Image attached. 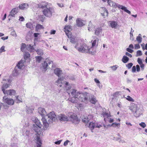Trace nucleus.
<instances>
[{
	"label": "nucleus",
	"instance_id": "nucleus-47",
	"mask_svg": "<svg viewBox=\"0 0 147 147\" xmlns=\"http://www.w3.org/2000/svg\"><path fill=\"white\" fill-rule=\"evenodd\" d=\"M93 47H88V49L89 51L88 52V53L91 54L92 55H94L95 53V52L94 51H93L92 50V48Z\"/></svg>",
	"mask_w": 147,
	"mask_h": 147
},
{
	"label": "nucleus",
	"instance_id": "nucleus-13",
	"mask_svg": "<svg viewBox=\"0 0 147 147\" xmlns=\"http://www.w3.org/2000/svg\"><path fill=\"white\" fill-rule=\"evenodd\" d=\"M85 21L80 18H78L76 20V24L79 27H82L85 25Z\"/></svg>",
	"mask_w": 147,
	"mask_h": 147
},
{
	"label": "nucleus",
	"instance_id": "nucleus-17",
	"mask_svg": "<svg viewBox=\"0 0 147 147\" xmlns=\"http://www.w3.org/2000/svg\"><path fill=\"white\" fill-rule=\"evenodd\" d=\"M54 73L55 74L59 77H60L62 74V71L59 68H57L54 70Z\"/></svg>",
	"mask_w": 147,
	"mask_h": 147
},
{
	"label": "nucleus",
	"instance_id": "nucleus-19",
	"mask_svg": "<svg viewBox=\"0 0 147 147\" xmlns=\"http://www.w3.org/2000/svg\"><path fill=\"white\" fill-rule=\"evenodd\" d=\"M64 85L65 88V89L67 90V92L69 95H70V96H71V95L70 94V93L68 92V90H69L71 88V86L70 84H69L68 82H65Z\"/></svg>",
	"mask_w": 147,
	"mask_h": 147
},
{
	"label": "nucleus",
	"instance_id": "nucleus-56",
	"mask_svg": "<svg viewBox=\"0 0 147 147\" xmlns=\"http://www.w3.org/2000/svg\"><path fill=\"white\" fill-rule=\"evenodd\" d=\"M137 62L140 65H141L143 64L142 62V59L140 58H138L137 59Z\"/></svg>",
	"mask_w": 147,
	"mask_h": 147
},
{
	"label": "nucleus",
	"instance_id": "nucleus-18",
	"mask_svg": "<svg viewBox=\"0 0 147 147\" xmlns=\"http://www.w3.org/2000/svg\"><path fill=\"white\" fill-rule=\"evenodd\" d=\"M38 112L39 114L41 115L42 117L46 114V112L44 108L40 107L38 109Z\"/></svg>",
	"mask_w": 147,
	"mask_h": 147
},
{
	"label": "nucleus",
	"instance_id": "nucleus-49",
	"mask_svg": "<svg viewBox=\"0 0 147 147\" xmlns=\"http://www.w3.org/2000/svg\"><path fill=\"white\" fill-rule=\"evenodd\" d=\"M116 5V7H117L119 9H121L123 10L125 8H126L125 7L118 4H117Z\"/></svg>",
	"mask_w": 147,
	"mask_h": 147
},
{
	"label": "nucleus",
	"instance_id": "nucleus-5",
	"mask_svg": "<svg viewBox=\"0 0 147 147\" xmlns=\"http://www.w3.org/2000/svg\"><path fill=\"white\" fill-rule=\"evenodd\" d=\"M65 32L66 34L69 38L70 42L71 43H74V37L71 32H70L71 30V27L69 26H65Z\"/></svg>",
	"mask_w": 147,
	"mask_h": 147
},
{
	"label": "nucleus",
	"instance_id": "nucleus-58",
	"mask_svg": "<svg viewBox=\"0 0 147 147\" xmlns=\"http://www.w3.org/2000/svg\"><path fill=\"white\" fill-rule=\"evenodd\" d=\"M24 58L26 57V58H28L30 57V55L28 52H25V54H24Z\"/></svg>",
	"mask_w": 147,
	"mask_h": 147
},
{
	"label": "nucleus",
	"instance_id": "nucleus-31",
	"mask_svg": "<svg viewBox=\"0 0 147 147\" xmlns=\"http://www.w3.org/2000/svg\"><path fill=\"white\" fill-rule=\"evenodd\" d=\"M81 93L78 92H76V90L74 89V98H75L76 101L78 100L79 98V96Z\"/></svg>",
	"mask_w": 147,
	"mask_h": 147
},
{
	"label": "nucleus",
	"instance_id": "nucleus-26",
	"mask_svg": "<svg viewBox=\"0 0 147 147\" xmlns=\"http://www.w3.org/2000/svg\"><path fill=\"white\" fill-rule=\"evenodd\" d=\"M109 23L111 26L113 28H116L117 25V22L114 21H109Z\"/></svg>",
	"mask_w": 147,
	"mask_h": 147
},
{
	"label": "nucleus",
	"instance_id": "nucleus-2",
	"mask_svg": "<svg viewBox=\"0 0 147 147\" xmlns=\"http://www.w3.org/2000/svg\"><path fill=\"white\" fill-rule=\"evenodd\" d=\"M56 115L54 112H51L48 115H46L44 117H42V120L43 123L44 129H47L49 126V124L47 121L49 123L52 122L56 119Z\"/></svg>",
	"mask_w": 147,
	"mask_h": 147
},
{
	"label": "nucleus",
	"instance_id": "nucleus-51",
	"mask_svg": "<svg viewBox=\"0 0 147 147\" xmlns=\"http://www.w3.org/2000/svg\"><path fill=\"white\" fill-rule=\"evenodd\" d=\"M142 55V52L141 51L138 50L136 52V57H138L139 56H141Z\"/></svg>",
	"mask_w": 147,
	"mask_h": 147
},
{
	"label": "nucleus",
	"instance_id": "nucleus-6",
	"mask_svg": "<svg viewBox=\"0 0 147 147\" xmlns=\"http://www.w3.org/2000/svg\"><path fill=\"white\" fill-rule=\"evenodd\" d=\"M134 105V107H130L129 109L134 113V114L135 117H138L142 114V111L139 108H137L135 105Z\"/></svg>",
	"mask_w": 147,
	"mask_h": 147
},
{
	"label": "nucleus",
	"instance_id": "nucleus-22",
	"mask_svg": "<svg viewBox=\"0 0 147 147\" xmlns=\"http://www.w3.org/2000/svg\"><path fill=\"white\" fill-rule=\"evenodd\" d=\"M2 83H3V84L1 87V89L2 90L4 93L7 90H6L5 89H7V88L9 87L10 85L7 84L6 83H5V82H2Z\"/></svg>",
	"mask_w": 147,
	"mask_h": 147
},
{
	"label": "nucleus",
	"instance_id": "nucleus-1",
	"mask_svg": "<svg viewBox=\"0 0 147 147\" xmlns=\"http://www.w3.org/2000/svg\"><path fill=\"white\" fill-rule=\"evenodd\" d=\"M74 45L75 48L80 52L87 53L89 51L88 46L78 38H74Z\"/></svg>",
	"mask_w": 147,
	"mask_h": 147
},
{
	"label": "nucleus",
	"instance_id": "nucleus-20",
	"mask_svg": "<svg viewBox=\"0 0 147 147\" xmlns=\"http://www.w3.org/2000/svg\"><path fill=\"white\" fill-rule=\"evenodd\" d=\"M64 78L63 77H59L58 78V79L57 80L55 83H57V85H59V84H64V82H62L64 80ZM59 86L60 87H61L62 86V85H59Z\"/></svg>",
	"mask_w": 147,
	"mask_h": 147
},
{
	"label": "nucleus",
	"instance_id": "nucleus-50",
	"mask_svg": "<svg viewBox=\"0 0 147 147\" xmlns=\"http://www.w3.org/2000/svg\"><path fill=\"white\" fill-rule=\"evenodd\" d=\"M13 140H12V142L11 143V147H17V144L15 142H14Z\"/></svg>",
	"mask_w": 147,
	"mask_h": 147
},
{
	"label": "nucleus",
	"instance_id": "nucleus-36",
	"mask_svg": "<svg viewBox=\"0 0 147 147\" xmlns=\"http://www.w3.org/2000/svg\"><path fill=\"white\" fill-rule=\"evenodd\" d=\"M80 119L78 118L77 115H74V125L77 124L80 122Z\"/></svg>",
	"mask_w": 147,
	"mask_h": 147
},
{
	"label": "nucleus",
	"instance_id": "nucleus-38",
	"mask_svg": "<svg viewBox=\"0 0 147 147\" xmlns=\"http://www.w3.org/2000/svg\"><path fill=\"white\" fill-rule=\"evenodd\" d=\"M88 28V30L89 31H92L94 28V26L92 25V23L91 22H89Z\"/></svg>",
	"mask_w": 147,
	"mask_h": 147
},
{
	"label": "nucleus",
	"instance_id": "nucleus-39",
	"mask_svg": "<svg viewBox=\"0 0 147 147\" xmlns=\"http://www.w3.org/2000/svg\"><path fill=\"white\" fill-rule=\"evenodd\" d=\"M27 45L24 43H22L21 48V50L23 52H25L26 49Z\"/></svg>",
	"mask_w": 147,
	"mask_h": 147
},
{
	"label": "nucleus",
	"instance_id": "nucleus-10",
	"mask_svg": "<svg viewBox=\"0 0 147 147\" xmlns=\"http://www.w3.org/2000/svg\"><path fill=\"white\" fill-rule=\"evenodd\" d=\"M93 39L91 41L92 47H96L98 45V38L95 36H93Z\"/></svg>",
	"mask_w": 147,
	"mask_h": 147
},
{
	"label": "nucleus",
	"instance_id": "nucleus-62",
	"mask_svg": "<svg viewBox=\"0 0 147 147\" xmlns=\"http://www.w3.org/2000/svg\"><path fill=\"white\" fill-rule=\"evenodd\" d=\"M140 48V46L139 44H135L134 46V48L136 49H138Z\"/></svg>",
	"mask_w": 147,
	"mask_h": 147
},
{
	"label": "nucleus",
	"instance_id": "nucleus-41",
	"mask_svg": "<svg viewBox=\"0 0 147 147\" xmlns=\"http://www.w3.org/2000/svg\"><path fill=\"white\" fill-rule=\"evenodd\" d=\"M136 40L139 43H140L142 41V38L141 34H138V36L136 37Z\"/></svg>",
	"mask_w": 147,
	"mask_h": 147
},
{
	"label": "nucleus",
	"instance_id": "nucleus-21",
	"mask_svg": "<svg viewBox=\"0 0 147 147\" xmlns=\"http://www.w3.org/2000/svg\"><path fill=\"white\" fill-rule=\"evenodd\" d=\"M93 118V116L91 115H89L86 117H85L82 119V121L85 123H88L89 121Z\"/></svg>",
	"mask_w": 147,
	"mask_h": 147
},
{
	"label": "nucleus",
	"instance_id": "nucleus-8",
	"mask_svg": "<svg viewBox=\"0 0 147 147\" xmlns=\"http://www.w3.org/2000/svg\"><path fill=\"white\" fill-rule=\"evenodd\" d=\"M3 101L4 102L9 105H12L14 103V101L12 98H6V96H4L3 98Z\"/></svg>",
	"mask_w": 147,
	"mask_h": 147
},
{
	"label": "nucleus",
	"instance_id": "nucleus-52",
	"mask_svg": "<svg viewBox=\"0 0 147 147\" xmlns=\"http://www.w3.org/2000/svg\"><path fill=\"white\" fill-rule=\"evenodd\" d=\"M118 67V66L117 65H113L112 66H110V68L112 69L113 71L116 70L117 68Z\"/></svg>",
	"mask_w": 147,
	"mask_h": 147
},
{
	"label": "nucleus",
	"instance_id": "nucleus-35",
	"mask_svg": "<svg viewBox=\"0 0 147 147\" xmlns=\"http://www.w3.org/2000/svg\"><path fill=\"white\" fill-rule=\"evenodd\" d=\"M36 141V147H41V144H42V143H41V141L39 137H37Z\"/></svg>",
	"mask_w": 147,
	"mask_h": 147
},
{
	"label": "nucleus",
	"instance_id": "nucleus-29",
	"mask_svg": "<svg viewBox=\"0 0 147 147\" xmlns=\"http://www.w3.org/2000/svg\"><path fill=\"white\" fill-rule=\"evenodd\" d=\"M108 4L111 6L113 7H116L117 4L114 2L112 0H107Z\"/></svg>",
	"mask_w": 147,
	"mask_h": 147
},
{
	"label": "nucleus",
	"instance_id": "nucleus-7",
	"mask_svg": "<svg viewBox=\"0 0 147 147\" xmlns=\"http://www.w3.org/2000/svg\"><path fill=\"white\" fill-rule=\"evenodd\" d=\"M88 93L87 92H85L84 93H81L79 96L78 100L83 102L85 103H87L88 98Z\"/></svg>",
	"mask_w": 147,
	"mask_h": 147
},
{
	"label": "nucleus",
	"instance_id": "nucleus-43",
	"mask_svg": "<svg viewBox=\"0 0 147 147\" xmlns=\"http://www.w3.org/2000/svg\"><path fill=\"white\" fill-rule=\"evenodd\" d=\"M35 51L38 55H41L43 54V51L41 49H38L35 50Z\"/></svg>",
	"mask_w": 147,
	"mask_h": 147
},
{
	"label": "nucleus",
	"instance_id": "nucleus-42",
	"mask_svg": "<svg viewBox=\"0 0 147 147\" xmlns=\"http://www.w3.org/2000/svg\"><path fill=\"white\" fill-rule=\"evenodd\" d=\"M18 68L17 67H16L14 70L13 72V75L14 76H16L18 75L19 73V70H17Z\"/></svg>",
	"mask_w": 147,
	"mask_h": 147
},
{
	"label": "nucleus",
	"instance_id": "nucleus-23",
	"mask_svg": "<svg viewBox=\"0 0 147 147\" xmlns=\"http://www.w3.org/2000/svg\"><path fill=\"white\" fill-rule=\"evenodd\" d=\"M102 28L101 27L98 28H96L95 30V34L98 36L102 33Z\"/></svg>",
	"mask_w": 147,
	"mask_h": 147
},
{
	"label": "nucleus",
	"instance_id": "nucleus-24",
	"mask_svg": "<svg viewBox=\"0 0 147 147\" xmlns=\"http://www.w3.org/2000/svg\"><path fill=\"white\" fill-rule=\"evenodd\" d=\"M24 63L25 61H24L21 60L18 63L16 67H17V68H18V69H22L23 67L24 66Z\"/></svg>",
	"mask_w": 147,
	"mask_h": 147
},
{
	"label": "nucleus",
	"instance_id": "nucleus-64",
	"mask_svg": "<svg viewBox=\"0 0 147 147\" xmlns=\"http://www.w3.org/2000/svg\"><path fill=\"white\" fill-rule=\"evenodd\" d=\"M136 71L137 72H139L140 71V66L138 65H136Z\"/></svg>",
	"mask_w": 147,
	"mask_h": 147
},
{
	"label": "nucleus",
	"instance_id": "nucleus-59",
	"mask_svg": "<svg viewBox=\"0 0 147 147\" xmlns=\"http://www.w3.org/2000/svg\"><path fill=\"white\" fill-rule=\"evenodd\" d=\"M5 46H2L0 49V53L2 52H5Z\"/></svg>",
	"mask_w": 147,
	"mask_h": 147
},
{
	"label": "nucleus",
	"instance_id": "nucleus-32",
	"mask_svg": "<svg viewBox=\"0 0 147 147\" xmlns=\"http://www.w3.org/2000/svg\"><path fill=\"white\" fill-rule=\"evenodd\" d=\"M102 9L104 11L103 13H101V14L104 18H105L107 16L108 13V11L105 7H102Z\"/></svg>",
	"mask_w": 147,
	"mask_h": 147
},
{
	"label": "nucleus",
	"instance_id": "nucleus-57",
	"mask_svg": "<svg viewBox=\"0 0 147 147\" xmlns=\"http://www.w3.org/2000/svg\"><path fill=\"white\" fill-rule=\"evenodd\" d=\"M133 65L132 63H128L126 65V67L128 68V69H130L131 68Z\"/></svg>",
	"mask_w": 147,
	"mask_h": 147
},
{
	"label": "nucleus",
	"instance_id": "nucleus-27",
	"mask_svg": "<svg viewBox=\"0 0 147 147\" xmlns=\"http://www.w3.org/2000/svg\"><path fill=\"white\" fill-rule=\"evenodd\" d=\"M18 9L13 8L11 11L9 15L11 16L12 17H14L15 15L18 13Z\"/></svg>",
	"mask_w": 147,
	"mask_h": 147
},
{
	"label": "nucleus",
	"instance_id": "nucleus-46",
	"mask_svg": "<svg viewBox=\"0 0 147 147\" xmlns=\"http://www.w3.org/2000/svg\"><path fill=\"white\" fill-rule=\"evenodd\" d=\"M126 100L130 102H134V100L129 96H127V97L125 98Z\"/></svg>",
	"mask_w": 147,
	"mask_h": 147
},
{
	"label": "nucleus",
	"instance_id": "nucleus-61",
	"mask_svg": "<svg viewBox=\"0 0 147 147\" xmlns=\"http://www.w3.org/2000/svg\"><path fill=\"white\" fill-rule=\"evenodd\" d=\"M139 125L143 128L145 127L146 126L145 123L144 122H142L139 124Z\"/></svg>",
	"mask_w": 147,
	"mask_h": 147
},
{
	"label": "nucleus",
	"instance_id": "nucleus-3",
	"mask_svg": "<svg viewBox=\"0 0 147 147\" xmlns=\"http://www.w3.org/2000/svg\"><path fill=\"white\" fill-rule=\"evenodd\" d=\"M33 121H34L35 124L33 125L32 129L37 134H38V132L40 131V129L42 126V125L40 121L36 118H35L34 120Z\"/></svg>",
	"mask_w": 147,
	"mask_h": 147
},
{
	"label": "nucleus",
	"instance_id": "nucleus-28",
	"mask_svg": "<svg viewBox=\"0 0 147 147\" xmlns=\"http://www.w3.org/2000/svg\"><path fill=\"white\" fill-rule=\"evenodd\" d=\"M26 49L30 52H33L35 51V49L33 46L30 44L27 45Z\"/></svg>",
	"mask_w": 147,
	"mask_h": 147
},
{
	"label": "nucleus",
	"instance_id": "nucleus-60",
	"mask_svg": "<svg viewBox=\"0 0 147 147\" xmlns=\"http://www.w3.org/2000/svg\"><path fill=\"white\" fill-rule=\"evenodd\" d=\"M108 121L110 123H113L114 121V120L113 119H112L111 118H109L107 119V121Z\"/></svg>",
	"mask_w": 147,
	"mask_h": 147
},
{
	"label": "nucleus",
	"instance_id": "nucleus-9",
	"mask_svg": "<svg viewBox=\"0 0 147 147\" xmlns=\"http://www.w3.org/2000/svg\"><path fill=\"white\" fill-rule=\"evenodd\" d=\"M52 63V61H50L49 59L47 58L46 59V60L42 63V67L45 71H46L47 69L48 64L50 65Z\"/></svg>",
	"mask_w": 147,
	"mask_h": 147
},
{
	"label": "nucleus",
	"instance_id": "nucleus-63",
	"mask_svg": "<svg viewBox=\"0 0 147 147\" xmlns=\"http://www.w3.org/2000/svg\"><path fill=\"white\" fill-rule=\"evenodd\" d=\"M126 51H127L131 53H132L134 51L133 50L129 48H127L126 49Z\"/></svg>",
	"mask_w": 147,
	"mask_h": 147
},
{
	"label": "nucleus",
	"instance_id": "nucleus-37",
	"mask_svg": "<svg viewBox=\"0 0 147 147\" xmlns=\"http://www.w3.org/2000/svg\"><path fill=\"white\" fill-rule=\"evenodd\" d=\"M33 109L30 107H28L26 106V111L27 113L31 114L32 113Z\"/></svg>",
	"mask_w": 147,
	"mask_h": 147
},
{
	"label": "nucleus",
	"instance_id": "nucleus-33",
	"mask_svg": "<svg viewBox=\"0 0 147 147\" xmlns=\"http://www.w3.org/2000/svg\"><path fill=\"white\" fill-rule=\"evenodd\" d=\"M26 26L27 28H29L31 30L33 29L34 28V26L33 25V24L31 22H28L26 23Z\"/></svg>",
	"mask_w": 147,
	"mask_h": 147
},
{
	"label": "nucleus",
	"instance_id": "nucleus-16",
	"mask_svg": "<svg viewBox=\"0 0 147 147\" xmlns=\"http://www.w3.org/2000/svg\"><path fill=\"white\" fill-rule=\"evenodd\" d=\"M16 93V91L13 89H10L7 90L5 92L4 94L5 95H14Z\"/></svg>",
	"mask_w": 147,
	"mask_h": 147
},
{
	"label": "nucleus",
	"instance_id": "nucleus-45",
	"mask_svg": "<svg viewBox=\"0 0 147 147\" xmlns=\"http://www.w3.org/2000/svg\"><path fill=\"white\" fill-rule=\"evenodd\" d=\"M35 58L36 62L39 63L41 61L42 58L41 56H38L36 57Z\"/></svg>",
	"mask_w": 147,
	"mask_h": 147
},
{
	"label": "nucleus",
	"instance_id": "nucleus-12",
	"mask_svg": "<svg viewBox=\"0 0 147 147\" xmlns=\"http://www.w3.org/2000/svg\"><path fill=\"white\" fill-rule=\"evenodd\" d=\"M102 127L100 125H98L97 123L91 122L90 123L89 125V127L92 130L95 127L100 128Z\"/></svg>",
	"mask_w": 147,
	"mask_h": 147
},
{
	"label": "nucleus",
	"instance_id": "nucleus-53",
	"mask_svg": "<svg viewBox=\"0 0 147 147\" xmlns=\"http://www.w3.org/2000/svg\"><path fill=\"white\" fill-rule=\"evenodd\" d=\"M120 124L119 123H112L111 125H110L111 126H112L114 127H116L120 125Z\"/></svg>",
	"mask_w": 147,
	"mask_h": 147
},
{
	"label": "nucleus",
	"instance_id": "nucleus-54",
	"mask_svg": "<svg viewBox=\"0 0 147 147\" xmlns=\"http://www.w3.org/2000/svg\"><path fill=\"white\" fill-rule=\"evenodd\" d=\"M45 17L43 15H40L39 16V18L40 20L42 22H43L44 20V18Z\"/></svg>",
	"mask_w": 147,
	"mask_h": 147
},
{
	"label": "nucleus",
	"instance_id": "nucleus-11",
	"mask_svg": "<svg viewBox=\"0 0 147 147\" xmlns=\"http://www.w3.org/2000/svg\"><path fill=\"white\" fill-rule=\"evenodd\" d=\"M57 119L61 121H65L68 120L67 116L64 114H61L58 115L57 117Z\"/></svg>",
	"mask_w": 147,
	"mask_h": 147
},
{
	"label": "nucleus",
	"instance_id": "nucleus-55",
	"mask_svg": "<svg viewBox=\"0 0 147 147\" xmlns=\"http://www.w3.org/2000/svg\"><path fill=\"white\" fill-rule=\"evenodd\" d=\"M11 34L13 36L16 37L17 36L15 31L13 30L11 32Z\"/></svg>",
	"mask_w": 147,
	"mask_h": 147
},
{
	"label": "nucleus",
	"instance_id": "nucleus-14",
	"mask_svg": "<svg viewBox=\"0 0 147 147\" xmlns=\"http://www.w3.org/2000/svg\"><path fill=\"white\" fill-rule=\"evenodd\" d=\"M48 3L45 2H42L39 3L38 4V7L39 8L44 9L48 7Z\"/></svg>",
	"mask_w": 147,
	"mask_h": 147
},
{
	"label": "nucleus",
	"instance_id": "nucleus-30",
	"mask_svg": "<svg viewBox=\"0 0 147 147\" xmlns=\"http://www.w3.org/2000/svg\"><path fill=\"white\" fill-rule=\"evenodd\" d=\"M90 102L92 104H95L97 100H96V97L93 95L91 96V97L90 98Z\"/></svg>",
	"mask_w": 147,
	"mask_h": 147
},
{
	"label": "nucleus",
	"instance_id": "nucleus-44",
	"mask_svg": "<svg viewBox=\"0 0 147 147\" xmlns=\"http://www.w3.org/2000/svg\"><path fill=\"white\" fill-rule=\"evenodd\" d=\"M16 99L15 100V101L17 103H20L21 102H22V99L20 98L19 96H16Z\"/></svg>",
	"mask_w": 147,
	"mask_h": 147
},
{
	"label": "nucleus",
	"instance_id": "nucleus-34",
	"mask_svg": "<svg viewBox=\"0 0 147 147\" xmlns=\"http://www.w3.org/2000/svg\"><path fill=\"white\" fill-rule=\"evenodd\" d=\"M43 28L44 27L42 25L40 24H37L36 27L35 31L36 32H38L40 30L43 29Z\"/></svg>",
	"mask_w": 147,
	"mask_h": 147
},
{
	"label": "nucleus",
	"instance_id": "nucleus-4",
	"mask_svg": "<svg viewBox=\"0 0 147 147\" xmlns=\"http://www.w3.org/2000/svg\"><path fill=\"white\" fill-rule=\"evenodd\" d=\"M43 14L46 17H51L52 14L54 12V9L51 7H47L42 11Z\"/></svg>",
	"mask_w": 147,
	"mask_h": 147
},
{
	"label": "nucleus",
	"instance_id": "nucleus-15",
	"mask_svg": "<svg viewBox=\"0 0 147 147\" xmlns=\"http://www.w3.org/2000/svg\"><path fill=\"white\" fill-rule=\"evenodd\" d=\"M102 116L104 118V120L106 122L108 118L111 116L109 113H107L105 112H103L101 114V117Z\"/></svg>",
	"mask_w": 147,
	"mask_h": 147
},
{
	"label": "nucleus",
	"instance_id": "nucleus-48",
	"mask_svg": "<svg viewBox=\"0 0 147 147\" xmlns=\"http://www.w3.org/2000/svg\"><path fill=\"white\" fill-rule=\"evenodd\" d=\"M82 106V105L81 104L76 103L75 107L77 108L78 110H81V107Z\"/></svg>",
	"mask_w": 147,
	"mask_h": 147
},
{
	"label": "nucleus",
	"instance_id": "nucleus-25",
	"mask_svg": "<svg viewBox=\"0 0 147 147\" xmlns=\"http://www.w3.org/2000/svg\"><path fill=\"white\" fill-rule=\"evenodd\" d=\"M19 7L21 9L24 10L28 7V5L26 3L22 4L19 5Z\"/></svg>",
	"mask_w": 147,
	"mask_h": 147
},
{
	"label": "nucleus",
	"instance_id": "nucleus-40",
	"mask_svg": "<svg viewBox=\"0 0 147 147\" xmlns=\"http://www.w3.org/2000/svg\"><path fill=\"white\" fill-rule=\"evenodd\" d=\"M129 60V58L126 56L124 55L123 56L122 61L124 63H127Z\"/></svg>",
	"mask_w": 147,
	"mask_h": 147
}]
</instances>
